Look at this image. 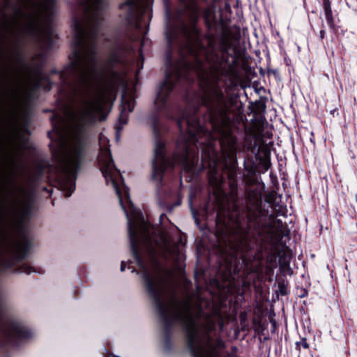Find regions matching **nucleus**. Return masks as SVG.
Wrapping results in <instances>:
<instances>
[{
    "mask_svg": "<svg viewBox=\"0 0 357 357\" xmlns=\"http://www.w3.org/2000/svg\"><path fill=\"white\" fill-rule=\"evenodd\" d=\"M4 26L1 8V44ZM3 57L1 45V272L17 266L15 273L30 274L36 271L34 267L20 263L31 247L29 222L35 200L22 179L27 171L24 151L30 147V104L44 77L40 66L19 53L6 86Z\"/></svg>",
    "mask_w": 357,
    "mask_h": 357,
    "instance_id": "obj_1",
    "label": "nucleus"
},
{
    "mask_svg": "<svg viewBox=\"0 0 357 357\" xmlns=\"http://www.w3.org/2000/svg\"><path fill=\"white\" fill-rule=\"evenodd\" d=\"M128 229L132 255L164 326L167 340H169L172 326L180 324L194 357H222L225 343L215 333L217 326L220 331L223 329L222 314L219 311L206 314L201 304L193 303L190 296L179 298L173 277L158 266V251L166 259L178 261L181 258L178 245L172 243L151 225H128Z\"/></svg>",
    "mask_w": 357,
    "mask_h": 357,
    "instance_id": "obj_2",
    "label": "nucleus"
},
{
    "mask_svg": "<svg viewBox=\"0 0 357 357\" xmlns=\"http://www.w3.org/2000/svg\"><path fill=\"white\" fill-rule=\"evenodd\" d=\"M56 0H19L13 19L20 37H31L50 48L54 43L52 27Z\"/></svg>",
    "mask_w": 357,
    "mask_h": 357,
    "instance_id": "obj_3",
    "label": "nucleus"
},
{
    "mask_svg": "<svg viewBox=\"0 0 357 357\" xmlns=\"http://www.w3.org/2000/svg\"><path fill=\"white\" fill-rule=\"evenodd\" d=\"M271 228H275L283 233V224L280 219H275L268 227L262 222L261 210L248 211L247 221L245 224H238L236 233L238 243L236 246V257H239L245 266L249 277L255 278L256 275L252 266V261L255 258V252H259L266 247V243L273 241L269 232Z\"/></svg>",
    "mask_w": 357,
    "mask_h": 357,
    "instance_id": "obj_4",
    "label": "nucleus"
},
{
    "mask_svg": "<svg viewBox=\"0 0 357 357\" xmlns=\"http://www.w3.org/2000/svg\"><path fill=\"white\" fill-rule=\"evenodd\" d=\"M106 0H79V13L73 18V34H98Z\"/></svg>",
    "mask_w": 357,
    "mask_h": 357,
    "instance_id": "obj_5",
    "label": "nucleus"
},
{
    "mask_svg": "<svg viewBox=\"0 0 357 357\" xmlns=\"http://www.w3.org/2000/svg\"><path fill=\"white\" fill-rule=\"evenodd\" d=\"M1 303V347L19 346L31 340L35 334L23 321L13 312H5Z\"/></svg>",
    "mask_w": 357,
    "mask_h": 357,
    "instance_id": "obj_6",
    "label": "nucleus"
},
{
    "mask_svg": "<svg viewBox=\"0 0 357 357\" xmlns=\"http://www.w3.org/2000/svg\"><path fill=\"white\" fill-rule=\"evenodd\" d=\"M135 99L132 94L123 91L121 95V110L119 119V123L116 125V137H119V133L123 128V126L126 124L128 119V113L133 111L135 107Z\"/></svg>",
    "mask_w": 357,
    "mask_h": 357,
    "instance_id": "obj_7",
    "label": "nucleus"
},
{
    "mask_svg": "<svg viewBox=\"0 0 357 357\" xmlns=\"http://www.w3.org/2000/svg\"><path fill=\"white\" fill-rule=\"evenodd\" d=\"M208 158H210L208 172V182L215 190H219L223 183V177L218 173V160L213 153L211 155L209 153Z\"/></svg>",
    "mask_w": 357,
    "mask_h": 357,
    "instance_id": "obj_8",
    "label": "nucleus"
},
{
    "mask_svg": "<svg viewBox=\"0 0 357 357\" xmlns=\"http://www.w3.org/2000/svg\"><path fill=\"white\" fill-rule=\"evenodd\" d=\"M274 250L278 251V255L279 257V264L280 268L282 270H285L287 268L289 269V263H290V255L283 250L282 248H278L275 245L273 247Z\"/></svg>",
    "mask_w": 357,
    "mask_h": 357,
    "instance_id": "obj_9",
    "label": "nucleus"
},
{
    "mask_svg": "<svg viewBox=\"0 0 357 357\" xmlns=\"http://www.w3.org/2000/svg\"><path fill=\"white\" fill-rule=\"evenodd\" d=\"M323 6L326 20L332 30L335 29L334 19L332 14L330 0H323Z\"/></svg>",
    "mask_w": 357,
    "mask_h": 357,
    "instance_id": "obj_10",
    "label": "nucleus"
},
{
    "mask_svg": "<svg viewBox=\"0 0 357 357\" xmlns=\"http://www.w3.org/2000/svg\"><path fill=\"white\" fill-rule=\"evenodd\" d=\"M301 345L304 349H308L309 348V344L307 342V340L306 338L305 337H303L301 339V342H296V349H298L300 351V349L298 348L299 345Z\"/></svg>",
    "mask_w": 357,
    "mask_h": 357,
    "instance_id": "obj_11",
    "label": "nucleus"
},
{
    "mask_svg": "<svg viewBox=\"0 0 357 357\" xmlns=\"http://www.w3.org/2000/svg\"><path fill=\"white\" fill-rule=\"evenodd\" d=\"M211 13V8L210 7H208L206 9H204L203 12V17L205 19L206 23L209 22Z\"/></svg>",
    "mask_w": 357,
    "mask_h": 357,
    "instance_id": "obj_12",
    "label": "nucleus"
},
{
    "mask_svg": "<svg viewBox=\"0 0 357 357\" xmlns=\"http://www.w3.org/2000/svg\"><path fill=\"white\" fill-rule=\"evenodd\" d=\"M259 135L260 137H261V136H264H264L267 137L268 138H271V137H272V136H273V134H272V132H269V131H266L264 134H263L262 132H261L260 131H259Z\"/></svg>",
    "mask_w": 357,
    "mask_h": 357,
    "instance_id": "obj_13",
    "label": "nucleus"
},
{
    "mask_svg": "<svg viewBox=\"0 0 357 357\" xmlns=\"http://www.w3.org/2000/svg\"><path fill=\"white\" fill-rule=\"evenodd\" d=\"M224 349H223L222 350V357H235V356H234V355H233V354H230V353H229V352H228V351H226L225 353H224V351H223V350H224Z\"/></svg>",
    "mask_w": 357,
    "mask_h": 357,
    "instance_id": "obj_14",
    "label": "nucleus"
},
{
    "mask_svg": "<svg viewBox=\"0 0 357 357\" xmlns=\"http://www.w3.org/2000/svg\"><path fill=\"white\" fill-rule=\"evenodd\" d=\"M234 139H229V150L231 151V153H233L234 152Z\"/></svg>",
    "mask_w": 357,
    "mask_h": 357,
    "instance_id": "obj_15",
    "label": "nucleus"
},
{
    "mask_svg": "<svg viewBox=\"0 0 357 357\" xmlns=\"http://www.w3.org/2000/svg\"><path fill=\"white\" fill-rule=\"evenodd\" d=\"M287 212L286 208H280V211L278 212L279 215L285 216Z\"/></svg>",
    "mask_w": 357,
    "mask_h": 357,
    "instance_id": "obj_16",
    "label": "nucleus"
},
{
    "mask_svg": "<svg viewBox=\"0 0 357 357\" xmlns=\"http://www.w3.org/2000/svg\"><path fill=\"white\" fill-rule=\"evenodd\" d=\"M325 31L324 29H321L320 31H319V37L321 39H323L325 37Z\"/></svg>",
    "mask_w": 357,
    "mask_h": 357,
    "instance_id": "obj_17",
    "label": "nucleus"
},
{
    "mask_svg": "<svg viewBox=\"0 0 357 357\" xmlns=\"http://www.w3.org/2000/svg\"><path fill=\"white\" fill-rule=\"evenodd\" d=\"M220 219H221V214H220V212H218V213H217V215H216V222H217V223L220 222Z\"/></svg>",
    "mask_w": 357,
    "mask_h": 357,
    "instance_id": "obj_18",
    "label": "nucleus"
},
{
    "mask_svg": "<svg viewBox=\"0 0 357 357\" xmlns=\"http://www.w3.org/2000/svg\"><path fill=\"white\" fill-rule=\"evenodd\" d=\"M125 268H126L125 262L123 261H121V271H124Z\"/></svg>",
    "mask_w": 357,
    "mask_h": 357,
    "instance_id": "obj_19",
    "label": "nucleus"
},
{
    "mask_svg": "<svg viewBox=\"0 0 357 357\" xmlns=\"http://www.w3.org/2000/svg\"><path fill=\"white\" fill-rule=\"evenodd\" d=\"M107 357H119V356H115V355H113L112 354H108Z\"/></svg>",
    "mask_w": 357,
    "mask_h": 357,
    "instance_id": "obj_20",
    "label": "nucleus"
},
{
    "mask_svg": "<svg viewBox=\"0 0 357 357\" xmlns=\"http://www.w3.org/2000/svg\"><path fill=\"white\" fill-rule=\"evenodd\" d=\"M50 89H51V87H50V86H47V87H45V89L46 91H50Z\"/></svg>",
    "mask_w": 357,
    "mask_h": 357,
    "instance_id": "obj_21",
    "label": "nucleus"
},
{
    "mask_svg": "<svg viewBox=\"0 0 357 357\" xmlns=\"http://www.w3.org/2000/svg\"><path fill=\"white\" fill-rule=\"evenodd\" d=\"M163 216H165V214H162V215H160V220H162V218H163Z\"/></svg>",
    "mask_w": 357,
    "mask_h": 357,
    "instance_id": "obj_22",
    "label": "nucleus"
},
{
    "mask_svg": "<svg viewBox=\"0 0 357 357\" xmlns=\"http://www.w3.org/2000/svg\"><path fill=\"white\" fill-rule=\"evenodd\" d=\"M179 204H180V203H179V202H178V203H176V204H175V206H177V205H179Z\"/></svg>",
    "mask_w": 357,
    "mask_h": 357,
    "instance_id": "obj_23",
    "label": "nucleus"
},
{
    "mask_svg": "<svg viewBox=\"0 0 357 357\" xmlns=\"http://www.w3.org/2000/svg\"><path fill=\"white\" fill-rule=\"evenodd\" d=\"M227 222H224V225H225V226L227 225Z\"/></svg>",
    "mask_w": 357,
    "mask_h": 357,
    "instance_id": "obj_24",
    "label": "nucleus"
},
{
    "mask_svg": "<svg viewBox=\"0 0 357 357\" xmlns=\"http://www.w3.org/2000/svg\"><path fill=\"white\" fill-rule=\"evenodd\" d=\"M6 357H8V356H6Z\"/></svg>",
    "mask_w": 357,
    "mask_h": 357,
    "instance_id": "obj_25",
    "label": "nucleus"
}]
</instances>
